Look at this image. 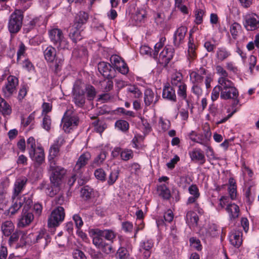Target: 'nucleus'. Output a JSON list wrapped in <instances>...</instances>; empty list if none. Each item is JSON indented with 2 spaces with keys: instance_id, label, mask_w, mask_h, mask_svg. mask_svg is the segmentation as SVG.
<instances>
[{
  "instance_id": "nucleus-1",
  "label": "nucleus",
  "mask_w": 259,
  "mask_h": 259,
  "mask_svg": "<svg viewBox=\"0 0 259 259\" xmlns=\"http://www.w3.org/2000/svg\"><path fill=\"white\" fill-rule=\"evenodd\" d=\"M89 235L92 239L93 244L104 253L109 254L114 252L112 245L107 243L105 240L112 243L116 238V233L111 230H100L91 229L89 231Z\"/></svg>"
},
{
  "instance_id": "nucleus-2",
  "label": "nucleus",
  "mask_w": 259,
  "mask_h": 259,
  "mask_svg": "<svg viewBox=\"0 0 259 259\" xmlns=\"http://www.w3.org/2000/svg\"><path fill=\"white\" fill-rule=\"evenodd\" d=\"M49 170L51 172L50 179L51 186L48 188L47 193L52 197L59 192L66 170L63 167L56 165L55 163H51Z\"/></svg>"
},
{
  "instance_id": "nucleus-3",
  "label": "nucleus",
  "mask_w": 259,
  "mask_h": 259,
  "mask_svg": "<svg viewBox=\"0 0 259 259\" xmlns=\"http://www.w3.org/2000/svg\"><path fill=\"white\" fill-rule=\"evenodd\" d=\"M220 82L218 87L221 89L220 97L222 99L229 100L238 97V90L231 80L221 79Z\"/></svg>"
},
{
  "instance_id": "nucleus-4",
  "label": "nucleus",
  "mask_w": 259,
  "mask_h": 259,
  "mask_svg": "<svg viewBox=\"0 0 259 259\" xmlns=\"http://www.w3.org/2000/svg\"><path fill=\"white\" fill-rule=\"evenodd\" d=\"M51 41L59 50H69V42L64 37L62 31L58 28H53L49 31Z\"/></svg>"
},
{
  "instance_id": "nucleus-5",
  "label": "nucleus",
  "mask_w": 259,
  "mask_h": 259,
  "mask_svg": "<svg viewBox=\"0 0 259 259\" xmlns=\"http://www.w3.org/2000/svg\"><path fill=\"white\" fill-rule=\"evenodd\" d=\"M23 12L21 9H16L10 15L8 28L11 33H16L20 31L23 19Z\"/></svg>"
},
{
  "instance_id": "nucleus-6",
  "label": "nucleus",
  "mask_w": 259,
  "mask_h": 259,
  "mask_svg": "<svg viewBox=\"0 0 259 259\" xmlns=\"http://www.w3.org/2000/svg\"><path fill=\"white\" fill-rule=\"evenodd\" d=\"M13 204L9 208V212L11 214L15 213L22 206L24 209H27L31 206L32 200L31 198L27 195L21 196H14L12 195Z\"/></svg>"
},
{
  "instance_id": "nucleus-7",
  "label": "nucleus",
  "mask_w": 259,
  "mask_h": 259,
  "mask_svg": "<svg viewBox=\"0 0 259 259\" xmlns=\"http://www.w3.org/2000/svg\"><path fill=\"white\" fill-rule=\"evenodd\" d=\"M73 100L78 107H82L85 103L84 84L80 80L75 81L72 90Z\"/></svg>"
},
{
  "instance_id": "nucleus-8",
  "label": "nucleus",
  "mask_w": 259,
  "mask_h": 259,
  "mask_svg": "<svg viewBox=\"0 0 259 259\" xmlns=\"http://www.w3.org/2000/svg\"><path fill=\"white\" fill-rule=\"evenodd\" d=\"M65 216L64 209L62 206H57L52 211L48 219V226L49 228H55L64 221Z\"/></svg>"
},
{
  "instance_id": "nucleus-9",
  "label": "nucleus",
  "mask_w": 259,
  "mask_h": 259,
  "mask_svg": "<svg viewBox=\"0 0 259 259\" xmlns=\"http://www.w3.org/2000/svg\"><path fill=\"white\" fill-rule=\"evenodd\" d=\"M19 84L18 78L14 75H10L2 87V93L5 98H9L16 93Z\"/></svg>"
},
{
  "instance_id": "nucleus-10",
  "label": "nucleus",
  "mask_w": 259,
  "mask_h": 259,
  "mask_svg": "<svg viewBox=\"0 0 259 259\" xmlns=\"http://www.w3.org/2000/svg\"><path fill=\"white\" fill-rule=\"evenodd\" d=\"M208 70L203 66L189 71L190 81L191 83H202Z\"/></svg>"
},
{
  "instance_id": "nucleus-11",
  "label": "nucleus",
  "mask_w": 259,
  "mask_h": 259,
  "mask_svg": "<svg viewBox=\"0 0 259 259\" xmlns=\"http://www.w3.org/2000/svg\"><path fill=\"white\" fill-rule=\"evenodd\" d=\"M243 25L248 31H253L259 27V20L254 13L247 14L244 17Z\"/></svg>"
},
{
  "instance_id": "nucleus-12",
  "label": "nucleus",
  "mask_w": 259,
  "mask_h": 259,
  "mask_svg": "<svg viewBox=\"0 0 259 259\" xmlns=\"http://www.w3.org/2000/svg\"><path fill=\"white\" fill-rule=\"evenodd\" d=\"M174 53V49L171 46H166L159 54V63L163 67L166 66L173 58Z\"/></svg>"
},
{
  "instance_id": "nucleus-13",
  "label": "nucleus",
  "mask_w": 259,
  "mask_h": 259,
  "mask_svg": "<svg viewBox=\"0 0 259 259\" xmlns=\"http://www.w3.org/2000/svg\"><path fill=\"white\" fill-rule=\"evenodd\" d=\"M110 62L114 68L122 74H126L128 72V67L122 58L117 55L110 57Z\"/></svg>"
},
{
  "instance_id": "nucleus-14",
  "label": "nucleus",
  "mask_w": 259,
  "mask_h": 259,
  "mask_svg": "<svg viewBox=\"0 0 259 259\" xmlns=\"http://www.w3.org/2000/svg\"><path fill=\"white\" fill-rule=\"evenodd\" d=\"M154 246V241L151 239L142 240L139 244V251L144 257L148 259L151 255L152 249Z\"/></svg>"
},
{
  "instance_id": "nucleus-15",
  "label": "nucleus",
  "mask_w": 259,
  "mask_h": 259,
  "mask_svg": "<svg viewBox=\"0 0 259 259\" xmlns=\"http://www.w3.org/2000/svg\"><path fill=\"white\" fill-rule=\"evenodd\" d=\"M30 159L36 162L38 164H41L45 159V154L44 148L40 143H37V148L34 151L29 153Z\"/></svg>"
},
{
  "instance_id": "nucleus-16",
  "label": "nucleus",
  "mask_w": 259,
  "mask_h": 259,
  "mask_svg": "<svg viewBox=\"0 0 259 259\" xmlns=\"http://www.w3.org/2000/svg\"><path fill=\"white\" fill-rule=\"evenodd\" d=\"M230 244L233 246L239 248L242 243V232L239 229L232 231L229 235Z\"/></svg>"
},
{
  "instance_id": "nucleus-17",
  "label": "nucleus",
  "mask_w": 259,
  "mask_h": 259,
  "mask_svg": "<svg viewBox=\"0 0 259 259\" xmlns=\"http://www.w3.org/2000/svg\"><path fill=\"white\" fill-rule=\"evenodd\" d=\"M90 158L91 155L88 152L84 153L81 154L76 162L73 169V171L77 172L78 174H82L84 169V167L87 164Z\"/></svg>"
},
{
  "instance_id": "nucleus-18",
  "label": "nucleus",
  "mask_w": 259,
  "mask_h": 259,
  "mask_svg": "<svg viewBox=\"0 0 259 259\" xmlns=\"http://www.w3.org/2000/svg\"><path fill=\"white\" fill-rule=\"evenodd\" d=\"M99 72L106 78H112L114 76V69L110 64L101 62L98 65Z\"/></svg>"
},
{
  "instance_id": "nucleus-19",
  "label": "nucleus",
  "mask_w": 259,
  "mask_h": 259,
  "mask_svg": "<svg viewBox=\"0 0 259 259\" xmlns=\"http://www.w3.org/2000/svg\"><path fill=\"white\" fill-rule=\"evenodd\" d=\"M187 32V28L185 26H181L175 31L174 34V44L176 47L183 43L186 34Z\"/></svg>"
},
{
  "instance_id": "nucleus-20",
  "label": "nucleus",
  "mask_w": 259,
  "mask_h": 259,
  "mask_svg": "<svg viewBox=\"0 0 259 259\" xmlns=\"http://www.w3.org/2000/svg\"><path fill=\"white\" fill-rule=\"evenodd\" d=\"M34 215L31 212L24 211L18 219L17 227L18 228H24L28 226L33 220Z\"/></svg>"
},
{
  "instance_id": "nucleus-21",
  "label": "nucleus",
  "mask_w": 259,
  "mask_h": 259,
  "mask_svg": "<svg viewBox=\"0 0 259 259\" xmlns=\"http://www.w3.org/2000/svg\"><path fill=\"white\" fill-rule=\"evenodd\" d=\"M226 210L228 213L230 221H235L240 215V208L238 205L235 203H231L226 207Z\"/></svg>"
},
{
  "instance_id": "nucleus-22",
  "label": "nucleus",
  "mask_w": 259,
  "mask_h": 259,
  "mask_svg": "<svg viewBox=\"0 0 259 259\" xmlns=\"http://www.w3.org/2000/svg\"><path fill=\"white\" fill-rule=\"evenodd\" d=\"M78 121L77 117L67 116V112H66L62 119V122L63 123V129L65 132H68L72 125H77Z\"/></svg>"
},
{
  "instance_id": "nucleus-23",
  "label": "nucleus",
  "mask_w": 259,
  "mask_h": 259,
  "mask_svg": "<svg viewBox=\"0 0 259 259\" xmlns=\"http://www.w3.org/2000/svg\"><path fill=\"white\" fill-rule=\"evenodd\" d=\"M27 181V178L24 177H21L16 179L14 185L13 196H20L19 194L24 190Z\"/></svg>"
},
{
  "instance_id": "nucleus-24",
  "label": "nucleus",
  "mask_w": 259,
  "mask_h": 259,
  "mask_svg": "<svg viewBox=\"0 0 259 259\" xmlns=\"http://www.w3.org/2000/svg\"><path fill=\"white\" fill-rule=\"evenodd\" d=\"M190 157L192 161L199 162L203 164L205 162L206 159L203 151L200 148H196L189 152Z\"/></svg>"
},
{
  "instance_id": "nucleus-25",
  "label": "nucleus",
  "mask_w": 259,
  "mask_h": 259,
  "mask_svg": "<svg viewBox=\"0 0 259 259\" xmlns=\"http://www.w3.org/2000/svg\"><path fill=\"white\" fill-rule=\"evenodd\" d=\"M159 96H155L154 92L150 89H147L144 92V103L146 106L155 105L158 101Z\"/></svg>"
},
{
  "instance_id": "nucleus-26",
  "label": "nucleus",
  "mask_w": 259,
  "mask_h": 259,
  "mask_svg": "<svg viewBox=\"0 0 259 259\" xmlns=\"http://www.w3.org/2000/svg\"><path fill=\"white\" fill-rule=\"evenodd\" d=\"M185 220L186 223L189 227L193 229L198 225L199 217L195 212L189 210L186 213Z\"/></svg>"
},
{
  "instance_id": "nucleus-27",
  "label": "nucleus",
  "mask_w": 259,
  "mask_h": 259,
  "mask_svg": "<svg viewBox=\"0 0 259 259\" xmlns=\"http://www.w3.org/2000/svg\"><path fill=\"white\" fill-rule=\"evenodd\" d=\"M157 191L158 195L163 199L169 200L171 197V193L169 188L168 183L158 185L157 186Z\"/></svg>"
},
{
  "instance_id": "nucleus-28",
  "label": "nucleus",
  "mask_w": 259,
  "mask_h": 259,
  "mask_svg": "<svg viewBox=\"0 0 259 259\" xmlns=\"http://www.w3.org/2000/svg\"><path fill=\"white\" fill-rule=\"evenodd\" d=\"M115 152L120 154L121 159L124 161H127L134 157L133 151L127 148L121 149L120 148L116 147L114 149L112 154H114Z\"/></svg>"
},
{
  "instance_id": "nucleus-29",
  "label": "nucleus",
  "mask_w": 259,
  "mask_h": 259,
  "mask_svg": "<svg viewBox=\"0 0 259 259\" xmlns=\"http://www.w3.org/2000/svg\"><path fill=\"white\" fill-rule=\"evenodd\" d=\"M231 52L224 47H219L215 53V57L219 62H223L230 57Z\"/></svg>"
},
{
  "instance_id": "nucleus-30",
  "label": "nucleus",
  "mask_w": 259,
  "mask_h": 259,
  "mask_svg": "<svg viewBox=\"0 0 259 259\" xmlns=\"http://www.w3.org/2000/svg\"><path fill=\"white\" fill-rule=\"evenodd\" d=\"M44 23V18L41 16L35 17L24 25L25 30L28 32L36 26H40Z\"/></svg>"
},
{
  "instance_id": "nucleus-31",
  "label": "nucleus",
  "mask_w": 259,
  "mask_h": 259,
  "mask_svg": "<svg viewBox=\"0 0 259 259\" xmlns=\"http://www.w3.org/2000/svg\"><path fill=\"white\" fill-rule=\"evenodd\" d=\"M89 19V14L84 11H80L75 19L74 26H76L78 28H82V26L85 24Z\"/></svg>"
},
{
  "instance_id": "nucleus-32",
  "label": "nucleus",
  "mask_w": 259,
  "mask_h": 259,
  "mask_svg": "<svg viewBox=\"0 0 259 259\" xmlns=\"http://www.w3.org/2000/svg\"><path fill=\"white\" fill-rule=\"evenodd\" d=\"M29 237L31 238V237H34L35 239H34L32 241L33 243H39L41 241L45 242V246H47L48 243L51 241V238L48 235H45V232L44 230H41L39 231V233L34 235L33 234H29Z\"/></svg>"
},
{
  "instance_id": "nucleus-33",
  "label": "nucleus",
  "mask_w": 259,
  "mask_h": 259,
  "mask_svg": "<svg viewBox=\"0 0 259 259\" xmlns=\"http://www.w3.org/2000/svg\"><path fill=\"white\" fill-rule=\"evenodd\" d=\"M56 50L52 46H49L44 50L45 59L48 62L53 63L56 57Z\"/></svg>"
},
{
  "instance_id": "nucleus-34",
  "label": "nucleus",
  "mask_w": 259,
  "mask_h": 259,
  "mask_svg": "<svg viewBox=\"0 0 259 259\" xmlns=\"http://www.w3.org/2000/svg\"><path fill=\"white\" fill-rule=\"evenodd\" d=\"M162 97L170 101L176 102L177 101L175 91L169 85L164 87L162 92Z\"/></svg>"
},
{
  "instance_id": "nucleus-35",
  "label": "nucleus",
  "mask_w": 259,
  "mask_h": 259,
  "mask_svg": "<svg viewBox=\"0 0 259 259\" xmlns=\"http://www.w3.org/2000/svg\"><path fill=\"white\" fill-rule=\"evenodd\" d=\"M196 46L194 43L193 38L190 37L188 43V59L190 61L194 60L197 57L196 53Z\"/></svg>"
},
{
  "instance_id": "nucleus-36",
  "label": "nucleus",
  "mask_w": 259,
  "mask_h": 259,
  "mask_svg": "<svg viewBox=\"0 0 259 259\" xmlns=\"http://www.w3.org/2000/svg\"><path fill=\"white\" fill-rule=\"evenodd\" d=\"M146 18V13L144 10H137L133 16V20L135 25H139L144 23Z\"/></svg>"
},
{
  "instance_id": "nucleus-37",
  "label": "nucleus",
  "mask_w": 259,
  "mask_h": 259,
  "mask_svg": "<svg viewBox=\"0 0 259 259\" xmlns=\"http://www.w3.org/2000/svg\"><path fill=\"white\" fill-rule=\"evenodd\" d=\"M187 86L185 84L177 89V95L182 100H185L187 104L188 107L192 104L191 100L189 97H187Z\"/></svg>"
},
{
  "instance_id": "nucleus-38",
  "label": "nucleus",
  "mask_w": 259,
  "mask_h": 259,
  "mask_svg": "<svg viewBox=\"0 0 259 259\" xmlns=\"http://www.w3.org/2000/svg\"><path fill=\"white\" fill-rule=\"evenodd\" d=\"M0 112L4 116L9 115L12 113V108L9 104L0 96Z\"/></svg>"
},
{
  "instance_id": "nucleus-39",
  "label": "nucleus",
  "mask_w": 259,
  "mask_h": 259,
  "mask_svg": "<svg viewBox=\"0 0 259 259\" xmlns=\"http://www.w3.org/2000/svg\"><path fill=\"white\" fill-rule=\"evenodd\" d=\"M229 30L232 38L236 39L241 32L242 27L238 23L233 22L230 25Z\"/></svg>"
},
{
  "instance_id": "nucleus-40",
  "label": "nucleus",
  "mask_w": 259,
  "mask_h": 259,
  "mask_svg": "<svg viewBox=\"0 0 259 259\" xmlns=\"http://www.w3.org/2000/svg\"><path fill=\"white\" fill-rule=\"evenodd\" d=\"M1 229L5 236H9L14 231V225L11 221H6L2 224Z\"/></svg>"
},
{
  "instance_id": "nucleus-41",
  "label": "nucleus",
  "mask_w": 259,
  "mask_h": 259,
  "mask_svg": "<svg viewBox=\"0 0 259 259\" xmlns=\"http://www.w3.org/2000/svg\"><path fill=\"white\" fill-rule=\"evenodd\" d=\"M232 99L233 100V101L231 105V113L228 115V117L221 120L219 123H221L225 122L229 118L231 117L233 114L238 111L241 106V104H240V101L238 97Z\"/></svg>"
},
{
  "instance_id": "nucleus-42",
  "label": "nucleus",
  "mask_w": 259,
  "mask_h": 259,
  "mask_svg": "<svg viewBox=\"0 0 259 259\" xmlns=\"http://www.w3.org/2000/svg\"><path fill=\"white\" fill-rule=\"evenodd\" d=\"M74 28H72L70 30L69 33V36L72 40L76 43L77 41L81 39V31L82 30V28H78L76 26H74Z\"/></svg>"
},
{
  "instance_id": "nucleus-43",
  "label": "nucleus",
  "mask_w": 259,
  "mask_h": 259,
  "mask_svg": "<svg viewBox=\"0 0 259 259\" xmlns=\"http://www.w3.org/2000/svg\"><path fill=\"white\" fill-rule=\"evenodd\" d=\"M229 201L230 199L228 196H222L219 198L218 204L215 206L217 210L219 211L224 209H226V207L231 203Z\"/></svg>"
},
{
  "instance_id": "nucleus-44",
  "label": "nucleus",
  "mask_w": 259,
  "mask_h": 259,
  "mask_svg": "<svg viewBox=\"0 0 259 259\" xmlns=\"http://www.w3.org/2000/svg\"><path fill=\"white\" fill-rule=\"evenodd\" d=\"M205 14V11L204 9H196L194 11L195 23L197 25L201 24Z\"/></svg>"
},
{
  "instance_id": "nucleus-45",
  "label": "nucleus",
  "mask_w": 259,
  "mask_h": 259,
  "mask_svg": "<svg viewBox=\"0 0 259 259\" xmlns=\"http://www.w3.org/2000/svg\"><path fill=\"white\" fill-rule=\"evenodd\" d=\"M106 158V152L102 151L93 160L92 166L96 167L101 165Z\"/></svg>"
},
{
  "instance_id": "nucleus-46",
  "label": "nucleus",
  "mask_w": 259,
  "mask_h": 259,
  "mask_svg": "<svg viewBox=\"0 0 259 259\" xmlns=\"http://www.w3.org/2000/svg\"><path fill=\"white\" fill-rule=\"evenodd\" d=\"M115 126L118 130L123 132H125L128 130L129 124L128 123L122 119L117 120L115 123Z\"/></svg>"
},
{
  "instance_id": "nucleus-47",
  "label": "nucleus",
  "mask_w": 259,
  "mask_h": 259,
  "mask_svg": "<svg viewBox=\"0 0 259 259\" xmlns=\"http://www.w3.org/2000/svg\"><path fill=\"white\" fill-rule=\"evenodd\" d=\"M192 84V85L191 89V92L199 98L203 94V90L202 88V83H195Z\"/></svg>"
},
{
  "instance_id": "nucleus-48",
  "label": "nucleus",
  "mask_w": 259,
  "mask_h": 259,
  "mask_svg": "<svg viewBox=\"0 0 259 259\" xmlns=\"http://www.w3.org/2000/svg\"><path fill=\"white\" fill-rule=\"evenodd\" d=\"M154 18L157 25L161 27H163L164 26L165 17L163 13L159 12L155 13Z\"/></svg>"
},
{
  "instance_id": "nucleus-49",
  "label": "nucleus",
  "mask_w": 259,
  "mask_h": 259,
  "mask_svg": "<svg viewBox=\"0 0 259 259\" xmlns=\"http://www.w3.org/2000/svg\"><path fill=\"white\" fill-rule=\"evenodd\" d=\"M36 141L33 137H30L27 140V149L28 151V153L34 151L37 148Z\"/></svg>"
},
{
  "instance_id": "nucleus-50",
  "label": "nucleus",
  "mask_w": 259,
  "mask_h": 259,
  "mask_svg": "<svg viewBox=\"0 0 259 259\" xmlns=\"http://www.w3.org/2000/svg\"><path fill=\"white\" fill-rule=\"evenodd\" d=\"M216 72L220 76L218 78V83H220L221 79H229L228 78V73L222 66L217 65L216 66Z\"/></svg>"
},
{
  "instance_id": "nucleus-51",
  "label": "nucleus",
  "mask_w": 259,
  "mask_h": 259,
  "mask_svg": "<svg viewBox=\"0 0 259 259\" xmlns=\"http://www.w3.org/2000/svg\"><path fill=\"white\" fill-rule=\"evenodd\" d=\"M195 142L205 147L208 146V144L209 143V138L206 135L197 134Z\"/></svg>"
},
{
  "instance_id": "nucleus-52",
  "label": "nucleus",
  "mask_w": 259,
  "mask_h": 259,
  "mask_svg": "<svg viewBox=\"0 0 259 259\" xmlns=\"http://www.w3.org/2000/svg\"><path fill=\"white\" fill-rule=\"evenodd\" d=\"M183 76L182 74L179 72H176L173 73L171 77V84L172 85L178 84L180 82L183 81Z\"/></svg>"
},
{
  "instance_id": "nucleus-53",
  "label": "nucleus",
  "mask_w": 259,
  "mask_h": 259,
  "mask_svg": "<svg viewBox=\"0 0 259 259\" xmlns=\"http://www.w3.org/2000/svg\"><path fill=\"white\" fill-rule=\"evenodd\" d=\"M191 179L186 176H182L180 178V181L178 182V186L183 189H185L190 184Z\"/></svg>"
},
{
  "instance_id": "nucleus-54",
  "label": "nucleus",
  "mask_w": 259,
  "mask_h": 259,
  "mask_svg": "<svg viewBox=\"0 0 259 259\" xmlns=\"http://www.w3.org/2000/svg\"><path fill=\"white\" fill-rule=\"evenodd\" d=\"M81 196L86 199L91 198L93 195V189L88 186L83 187L81 190Z\"/></svg>"
},
{
  "instance_id": "nucleus-55",
  "label": "nucleus",
  "mask_w": 259,
  "mask_h": 259,
  "mask_svg": "<svg viewBox=\"0 0 259 259\" xmlns=\"http://www.w3.org/2000/svg\"><path fill=\"white\" fill-rule=\"evenodd\" d=\"M27 48L25 45L21 42L19 45V48L17 52V61H19L22 57H25Z\"/></svg>"
},
{
  "instance_id": "nucleus-56",
  "label": "nucleus",
  "mask_w": 259,
  "mask_h": 259,
  "mask_svg": "<svg viewBox=\"0 0 259 259\" xmlns=\"http://www.w3.org/2000/svg\"><path fill=\"white\" fill-rule=\"evenodd\" d=\"M219 227L215 224L210 225L207 231L206 236L215 237L219 235Z\"/></svg>"
},
{
  "instance_id": "nucleus-57",
  "label": "nucleus",
  "mask_w": 259,
  "mask_h": 259,
  "mask_svg": "<svg viewBox=\"0 0 259 259\" xmlns=\"http://www.w3.org/2000/svg\"><path fill=\"white\" fill-rule=\"evenodd\" d=\"M85 90L87 92V95L88 100H93L96 94V92L95 88L91 85H88L85 87Z\"/></svg>"
},
{
  "instance_id": "nucleus-58",
  "label": "nucleus",
  "mask_w": 259,
  "mask_h": 259,
  "mask_svg": "<svg viewBox=\"0 0 259 259\" xmlns=\"http://www.w3.org/2000/svg\"><path fill=\"white\" fill-rule=\"evenodd\" d=\"M60 149L54 144H52L49 149V159L50 161L53 160L55 157L58 156Z\"/></svg>"
},
{
  "instance_id": "nucleus-59",
  "label": "nucleus",
  "mask_w": 259,
  "mask_h": 259,
  "mask_svg": "<svg viewBox=\"0 0 259 259\" xmlns=\"http://www.w3.org/2000/svg\"><path fill=\"white\" fill-rule=\"evenodd\" d=\"M166 39L165 37L161 38L159 41L157 42L154 46V52L153 53V58H155L157 57L158 52L161 48H162L164 45V42Z\"/></svg>"
},
{
  "instance_id": "nucleus-60",
  "label": "nucleus",
  "mask_w": 259,
  "mask_h": 259,
  "mask_svg": "<svg viewBox=\"0 0 259 259\" xmlns=\"http://www.w3.org/2000/svg\"><path fill=\"white\" fill-rule=\"evenodd\" d=\"M21 64L22 68L28 72H31L34 70V65L28 59H25Z\"/></svg>"
},
{
  "instance_id": "nucleus-61",
  "label": "nucleus",
  "mask_w": 259,
  "mask_h": 259,
  "mask_svg": "<svg viewBox=\"0 0 259 259\" xmlns=\"http://www.w3.org/2000/svg\"><path fill=\"white\" fill-rule=\"evenodd\" d=\"M140 140H142V137L141 136L137 135L135 136L132 140L133 147L138 150L142 149L144 146L140 143Z\"/></svg>"
},
{
  "instance_id": "nucleus-62",
  "label": "nucleus",
  "mask_w": 259,
  "mask_h": 259,
  "mask_svg": "<svg viewBox=\"0 0 259 259\" xmlns=\"http://www.w3.org/2000/svg\"><path fill=\"white\" fill-rule=\"evenodd\" d=\"M35 116V112H33L28 116L27 118L26 119H23L22 120V123L24 126L26 127L30 124L33 125L34 121Z\"/></svg>"
},
{
  "instance_id": "nucleus-63",
  "label": "nucleus",
  "mask_w": 259,
  "mask_h": 259,
  "mask_svg": "<svg viewBox=\"0 0 259 259\" xmlns=\"http://www.w3.org/2000/svg\"><path fill=\"white\" fill-rule=\"evenodd\" d=\"M116 255L119 259H127L128 253L125 248L120 247L117 251Z\"/></svg>"
},
{
  "instance_id": "nucleus-64",
  "label": "nucleus",
  "mask_w": 259,
  "mask_h": 259,
  "mask_svg": "<svg viewBox=\"0 0 259 259\" xmlns=\"http://www.w3.org/2000/svg\"><path fill=\"white\" fill-rule=\"evenodd\" d=\"M128 92L131 93L135 98H139L142 96V92L136 86H131L127 89Z\"/></svg>"
}]
</instances>
